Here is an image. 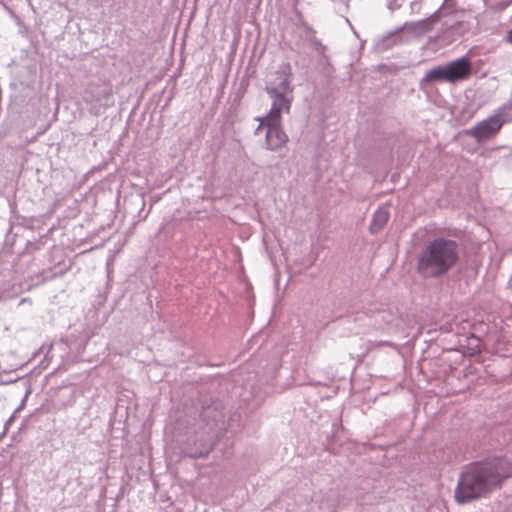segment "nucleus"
I'll use <instances>...</instances> for the list:
<instances>
[{
	"label": "nucleus",
	"instance_id": "6",
	"mask_svg": "<svg viewBox=\"0 0 512 512\" xmlns=\"http://www.w3.org/2000/svg\"><path fill=\"white\" fill-rule=\"evenodd\" d=\"M505 121L501 113L493 115L474 126L471 135L479 141L488 139L501 129Z\"/></svg>",
	"mask_w": 512,
	"mask_h": 512
},
{
	"label": "nucleus",
	"instance_id": "2",
	"mask_svg": "<svg viewBox=\"0 0 512 512\" xmlns=\"http://www.w3.org/2000/svg\"><path fill=\"white\" fill-rule=\"evenodd\" d=\"M458 261L455 241L436 238L429 242L417 257V272L426 279L439 278L452 269Z\"/></svg>",
	"mask_w": 512,
	"mask_h": 512
},
{
	"label": "nucleus",
	"instance_id": "16",
	"mask_svg": "<svg viewBox=\"0 0 512 512\" xmlns=\"http://www.w3.org/2000/svg\"><path fill=\"white\" fill-rule=\"evenodd\" d=\"M508 286L512 289V277L510 278V280L508 282Z\"/></svg>",
	"mask_w": 512,
	"mask_h": 512
},
{
	"label": "nucleus",
	"instance_id": "13",
	"mask_svg": "<svg viewBox=\"0 0 512 512\" xmlns=\"http://www.w3.org/2000/svg\"><path fill=\"white\" fill-rule=\"evenodd\" d=\"M411 13H419L421 10L420 0H415L410 3Z\"/></svg>",
	"mask_w": 512,
	"mask_h": 512
},
{
	"label": "nucleus",
	"instance_id": "14",
	"mask_svg": "<svg viewBox=\"0 0 512 512\" xmlns=\"http://www.w3.org/2000/svg\"><path fill=\"white\" fill-rule=\"evenodd\" d=\"M313 44L315 46V49L318 53H323L325 50V47L317 40L313 41Z\"/></svg>",
	"mask_w": 512,
	"mask_h": 512
},
{
	"label": "nucleus",
	"instance_id": "5",
	"mask_svg": "<svg viewBox=\"0 0 512 512\" xmlns=\"http://www.w3.org/2000/svg\"><path fill=\"white\" fill-rule=\"evenodd\" d=\"M267 94L272 100V105L268 114L263 118L281 121L282 113L289 112L290 110L292 103L291 93H279L278 90H276V88L271 87Z\"/></svg>",
	"mask_w": 512,
	"mask_h": 512
},
{
	"label": "nucleus",
	"instance_id": "12",
	"mask_svg": "<svg viewBox=\"0 0 512 512\" xmlns=\"http://www.w3.org/2000/svg\"><path fill=\"white\" fill-rule=\"evenodd\" d=\"M436 81H447L445 65H440L427 71L421 81V84L432 83Z\"/></svg>",
	"mask_w": 512,
	"mask_h": 512
},
{
	"label": "nucleus",
	"instance_id": "7",
	"mask_svg": "<svg viewBox=\"0 0 512 512\" xmlns=\"http://www.w3.org/2000/svg\"><path fill=\"white\" fill-rule=\"evenodd\" d=\"M291 76V65L286 62L280 64L277 71L268 80L266 92H269V89L274 87L279 93H292V87L290 86Z\"/></svg>",
	"mask_w": 512,
	"mask_h": 512
},
{
	"label": "nucleus",
	"instance_id": "4",
	"mask_svg": "<svg viewBox=\"0 0 512 512\" xmlns=\"http://www.w3.org/2000/svg\"><path fill=\"white\" fill-rule=\"evenodd\" d=\"M83 101L90 105L92 112L99 114L102 108L105 109L113 104L112 90L106 86L90 84L83 93Z\"/></svg>",
	"mask_w": 512,
	"mask_h": 512
},
{
	"label": "nucleus",
	"instance_id": "15",
	"mask_svg": "<svg viewBox=\"0 0 512 512\" xmlns=\"http://www.w3.org/2000/svg\"><path fill=\"white\" fill-rule=\"evenodd\" d=\"M506 41L512 43V29L508 32L506 36Z\"/></svg>",
	"mask_w": 512,
	"mask_h": 512
},
{
	"label": "nucleus",
	"instance_id": "8",
	"mask_svg": "<svg viewBox=\"0 0 512 512\" xmlns=\"http://www.w3.org/2000/svg\"><path fill=\"white\" fill-rule=\"evenodd\" d=\"M447 82H456L468 77L471 73V63L468 58L461 57L445 65Z\"/></svg>",
	"mask_w": 512,
	"mask_h": 512
},
{
	"label": "nucleus",
	"instance_id": "10",
	"mask_svg": "<svg viewBox=\"0 0 512 512\" xmlns=\"http://www.w3.org/2000/svg\"><path fill=\"white\" fill-rule=\"evenodd\" d=\"M200 442L201 444L199 448H192L190 447V444L187 443L183 448V454L190 458L206 457L212 449L211 437L208 435H201Z\"/></svg>",
	"mask_w": 512,
	"mask_h": 512
},
{
	"label": "nucleus",
	"instance_id": "3",
	"mask_svg": "<svg viewBox=\"0 0 512 512\" xmlns=\"http://www.w3.org/2000/svg\"><path fill=\"white\" fill-rule=\"evenodd\" d=\"M260 123L255 130V134L259 135L265 132V147L270 151H276L288 141V136L281 128V121L270 119H259Z\"/></svg>",
	"mask_w": 512,
	"mask_h": 512
},
{
	"label": "nucleus",
	"instance_id": "1",
	"mask_svg": "<svg viewBox=\"0 0 512 512\" xmlns=\"http://www.w3.org/2000/svg\"><path fill=\"white\" fill-rule=\"evenodd\" d=\"M510 473V463L503 458H494L467 466L459 476L454 491L455 501L466 504L486 497L498 488Z\"/></svg>",
	"mask_w": 512,
	"mask_h": 512
},
{
	"label": "nucleus",
	"instance_id": "9",
	"mask_svg": "<svg viewBox=\"0 0 512 512\" xmlns=\"http://www.w3.org/2000/svg\"><path fill=\"white\" fill-rule=\"evenodd\" d=\"M439 18L440 10L436 11L428 18L415 22L406 23L405 29L415 35H423L433 28L434 24L439 20Z\"/></svg>",
	"mask_w": 512,
	"mask_h": 512
},
{
	"label": "nucleus",
	"instance_id": "11",
	"mask_svg": "<svg viewBox=\"0 0 512 512\" xmlns=\"http://www.w3.org/2000/svg\"><path fill=\"white\" fill-rule=\"evenodd\" d=\"M389 219V211L385 207L378 208L370 224V230L372 233H378Z\"/></svg>",
	"mask_w": 512,
	"mask_h": 512
},
{
	"label": "nucleus",
	"instance_id": "17",
	"mask_svg": "<svg viewBox=\"0 0 512 512\" xmlns=\"http://www.w3.org/2000/svg\"><path fill=\"white\" fill-rule=\"evenodd\" d=\"M196 440H198V438H196V437H194V438H189V443H190L191 441H196Z\"/></svg>",
	"mask_w": 512,
	"mask_h": 512
}]
</instances>
